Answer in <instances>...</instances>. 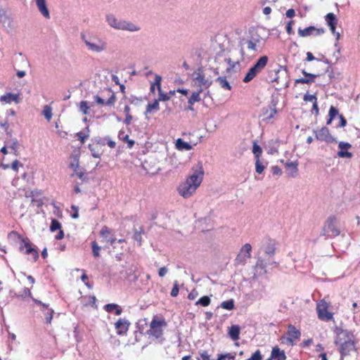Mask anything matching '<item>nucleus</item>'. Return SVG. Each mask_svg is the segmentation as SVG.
I'll return each mask as SVG.
<instances>
[{
	"label": "nucleus",
	"mask_w": 360,
	"mask_h": 360,
	"mask_svg": "<svg viewBox=\"0 0 360 360\" xmlns=\"http://www.w3.org/2000/svg\"><path fill=\"white\" fill-rule=\"evenodd\" d=\"M192 174L184 181H182L177 188L178 193L184 198H189L200 186L204 176L202 164L198 162L191 168Z\"/></svg>",
	"instance_id": "f257e3e1"
},
{
	"label": "nucleus",
	"mask_w": 360,
	"mask_h": 360,
	"mask_svg": "<svg viewBox=\"0 0 360 360\" xmlns=\"http://www.w3.org/2000/svg\"><path fill=\"white\" fill-rule=\"evenodd\" d=\"M259 42V39L257 38H251L250 39H241L239 41L238 46L239 49H234L230 51V56L225 59V61L229 64V67L227 68V72H230L233 70L234 68L239 65L240 62H243L245 60L246 55L244 51L245 46H247V49L250 51H257V44Z\"/></svg>",
	"instance_id": "f03ea898"
},
{
	"label": "nucleus",
	"mask_w": 360,
	"mask_h": 360,
	"mask_svg": "<svg viewBox=\"0 0 360 360\" xmlns=\"http://www.w3.org/2000/svg\"><path fill=\"white\" fill-rule=\"evenodd\" d=\"M335 332L337 335L335 343L339 346L342 358L356 350V337L352 331L337 328Z\"/></svg>",
	"instance_id": "7ed1b4c3"
},
{
	"label": "nucleus",
	"mask_w": 360,
	"mask_h": 360,
	"mask_svg": "<svg viewBox=\"0 0 360 360\" xmlns=\"http://www.w3.org/2000/svg\"><path fill=\"white\" fill-rule=\"evenodd\" d=\"M105 21L110 27L117 30L129 31L131 32H139L141 30V27L138 24L129 20L117 18L112 13H108L105 15Z\"/></svg>",
	"instance_id": "20e7f679"
},
{
	"label": "nucleus",
	"mask_w": 360,
	"mask_h": 360,
	"mask_svg": "<svg viewBox=\"0 0 360 360\" xmlns=\"http://www.w3.org/2000/svg\"><path fill=\"white\" fill-rule=\"evenodd\" d=\"M81 39L87 49L92 53H102L108 49V42L98 35L81 34Z\"/></svg>",
	"instance_id": "39448f33"
},
{
	"label": "nucleus",
	"mask_w": 360,
	"mask_h": 360,
	"mask_svg": "<svg viewBox=\"0 0 360 360\" xmlns=\"http://www.w3.org/2000/svg\"><path fill=\"white\" fill-rule=\"evenodd\" d=\"M167 326V322L164 319L153 318L150 323V329L147 333L158 339L162 336L163 328Z\"/></svg>",
	"instance_id": "423d86ee"
},
{
	"label": "nucleus",
	"mask_w": 360,
	"mask_h": 360,
	"mask_svg": "<svg viewBox=\"0 0 360 360\" xmlns=\"http://www.w3.org/2000/svg\"><path fill=\"white\" fill-rule=\"evenodd\" d=\"M336 218L333 216L329 217L323 226L321 235L328 237H335L340 234V231L335 225Z\"/></svg>",
	"instance_id": "0eeeda50"
},
{
	"label": "nucleus",
	"mask_w": 360,
	"mask_h": 360,
	"mask_svg": "<svg viewBox=\"0 0 360 360\" xmlns=\"http://www.w3.org/2000/svg\"><path fill=\"white\" fill-rule=\"evenodd\" d=\"M329 304L324 300H321L316 304L318 318L323 321H329L333 319V314L328 311Z\"/></svg>",
	"instance_id": "6e6552de"
},
{
	"label": "nucleus",
	"mask_w": 360,
	"mask_h": 360,
	"mask_svg": "<svg viewBox=\"0 0 360 360\" xmlns=\"http://www.w3.org/2000/svg\"><path fill=\"white\" fill-rule=\"evenodd\" d=\"M94 98L95 102L101 105H113L116 101L115 94L110 89L103 91L101 96L95 95Z\"/></svg>",
	"instance_id": "1a4fd4ad"
},
{
	"label": "nucleus",
	"mask_w": 360,
	"mask_h": 360,
	"mask_svg": "<svg viewBox=\"0 0 360 360\" xmlns=\"http://www.w3.org/2000/svg\"><path fill=\"white\" fill-rule=\"evenodd\" d=\"M193 80L195 81V84L202 89H207L212 84V80L205 78L201 68H199L197 72L193 73Z\"/></svg>",
	"instance_id": "9d476101"
},
{
	"label": "nucleus",
	"mask_w": 360,
	"mask_h": 360,
	"mask_svg": "<svg viewBox=\"0 0 360 360\" xmlns=\"http://www.w3.org/2000/svg\"><path fill=\"white\" fill-rule=\"evenodd\" d=\"M288 337L286 338V342L288 345H294L296 340H300L301 333L299 330L292 325H289L288 327L287 332Z\"/></svg>",
	"instance_id": "9b49d317"
},
{
	"label": "nucleus",
	"mask_w": 360,
	"mask_h": 360,
	"mask_svg": "<svg viewBox=\"0 0 360 360\" xmlns=\"http://www.w3.org/2000/svg\"><path fill=\"white\" fill-rule=\"evenodd\" d=\"M20 250L26 255H32L34 261H37L39 258V253L37 250L33 248L28 239H23L20 246Z\"/></svg>",
	"instance_id": "f8f14e48"
},
{
	"label": "nucleus",
	"mask_w": 360,
	"mask_h": 360,
	"mask_svg": "<svg viewBox=\"0 0 360 360\" xmlns=\"http://www.w3.org/2000/svg\"><path fill=\"white\" fill-rule=\"evenodd\" d=\"M316 138L317 140L321 141H326L327 143H333L335 142V139L330 134L329 129L324 127H322L320 130L315 131Z\"/></svg>",
	"instance_id": "ddd939ff"
},
{
	"label": "nucleus",
	"mask_w": 360,
	"mask_h": 360,
	"mask_svg": "<svg viewBox=\"0 0 360 360\" xmlns=\"http://www.w3.org/2000/svg\"><path fill=\"white\" fill-rule=\"evenodd\" d=\"M324 33L323 28H316L314 26H309L304 29H298V34L302 37H306L311 35H321Z\"/></svg>",
	"instance_id": "4468645a"
},
{
	"label": "nucleus",
	"mask_w": 360,
	"mask_h": 360,
	"mask_svg": "<svg viewBox=\"0 0 360 360\" xmlns=\"http://www.w3.org/2000/svg\"><path fill=\"white\" fill-rule=\"evenodd\" d=\"M327 25L330 27L331 32L336 36L337 39L340 38V33L335 32L338 24V18L333 13H329L325 16Z\"/></svg>",
	"instance_id": "2eb2a0df"
},
{
	"label": "nucleus",
	"mask_w": 360,
	"mask_h": 360,
	"mask_svg": "<svg viewBox=\"0 0 360 360\" xmlns=\"http://www.w3.org/2000/svg\"><path fill=\"white\" fill-rule=\"evenodd\" d=\"M340 150L338 152V156L342 158H352L353 155L347 150L352 148V145L347 142L340 141L338 144Z\"/></svg>",
	"instance_id": "dca6fc26"
},
{
	"label": "nucleus",
	"mask_w": 360,
	"mask_h": 360,
	"mask_svg": "<svg viewBox=\"0 0 360 360\" xmlns=\"http://www.w3.org/2000/svg\"><path fill=\"white\" fill-rule=\"evenodd\" d=\"M282 163H284L285 167L286 174L290 177H295L298 173V162L297 161H288L284 162L281 160Z\"/></svg>",
	"instance_id": "f3484780"
},
{
	"label": "nucleus",
	"mask_w": 360,
	"mask_h": 360,
	"mask_svg": "<svg viewBox=\"0 0 360 360\" xmlns=\"http://www.w3.org/2000/svg\"><path fill=\"white\" fill-rule=\"evenodd\" d=\"M130 322L124 319H120L115 323V327L119 335H126L129 330Z\"/></svg>",
	"instance_id": "a211bd4d"
},
{
	"label": "nucleus",
	"mask_w": 360,
	"mask_h": 360,
	"mask_svg": "<svg viewBox=\"0 0 360 360\" xmlns=\"http://www.w3.org/2000/svg\"><path fill=\"white\" fill-rule=\"evenodd\" d=\"M20 101V95L18 94L6 93L0 96V102L2 103H11L14 102L18 104Z\"/></svg>",
	"instance_id": "6ab92c4d"
},
{
	"label": "nucleus",
	"mask_w": 360,
	"mask_h": 360,
	"mask_svg": "<svg viewBox=\"0 0 360 360\" xmlns=\"http://www.w3.org/2000/svg\"><path fill=\"white\" fill-rule=\"evenodd\" d=\"M302 73L304 75V78H299L295 79V84H311L314 82V79L319 76V75L311 74L307 72L306 70H302Z\"/></svg>",
	"instance_id": "aec40b11"
},
{
	"label": "nucleus",
	"mask_w": 360,
	"mask_h": 360,
	"mask_svg": "<svg viewBox=\"0 0 360 360\" xmlns=\"http://www.w3.org/2000/svg\"><path fill=\"white\" fill-rule=\"evenodd\" d=\"M40 13L46 19L50 18V13L48 9L46 0H34Z\"/></svg>",
	"instance_id": "412c9836"
},
{
	"label": "nucleus",
	"mask_w": 360,
	"mask_h": 360,
	"mask_svg": "<svg viewBox=\"0 0 360 360\" xmlns=\"http://www.w3.org/2000/svg\"><path fill=\"white\" fill-rule=\"evenodd\" d=\"M269 58L266 56L260 57L256 63L252 67L258 75L262 70L266 67L268 63Z\"/></svg>",
	"instance_id": "4be33fe9"
},
{
	"label": "nucleus",
	"mask_w": 360,
	"mask_h": 360,
	"mask_svg": "<svg viewBox=\"0 0 360 360\" xmlns=\"http://www.w3.org/2000/svg\"><path fill=\"white\" fill-rule=\"evenodd\" d=\"M271 359L275 360H285L286 355L283 350H281L278 347H273L271 353Z\"/></svg>",
	"instance_id": "5701e85b"
},
{
	"label": "nucleus",
	"mask_w": 360,
	"mask_h": 360,
	"mask_svg": "<svg viewBox=\"0 0 360 360\" xmlns=\"http://www.w3.org/2000/svg\"><path fill=\"white\" fill-rule=\"evenodd\" d=\"M6 144L11 152H13L15 155H18L20 144L16 139H9L6 140Z\"/></svg>",
	"instance_id": "b1692460"
},
{
	"label": "nucleus",
	"mask_w": 360,
	"mask_h": 360,
	"mask_svg": "<svg viewBox=\"0 0 360 360\" xmlns=\"http://www.w3.org/2000/svg\"><path fill=\"white\" fill-rule=\"evenodd\" d=\"M32 300L34 302V303L41 305L42 307V309H47V313L46 314L45 319H46V323H50L52 320V318H53V311L51 309H48V305L41 302L40 300H38L34 298H32Z\"/></svg>",
	"instance_id": "393cba45"
},
{
	"label": "nucleus",
	"mask_w": 360,
	"mask_h": 360,
	"mask_svg": "<svg viewBox=\"0 0 360 360\" xmlns=\"http://www.w3.org/2000/svg\"><path fill=\"white\" fill-rule=\"evenodd\" d=\"M240 335V327L238 325H233L229 330V335L232 340H238Z\"/></svg>",
	"instance_id": "a878e982"
},
{
	"label": "nucleus",
	"mask_w": 360,
	"mask_h": 360,
	"mask_svg": "<svg viewBox=\"0 0 360 360\" xmlns=\"http://www.w3.org/2000/svg\"><path fill=\"white\" fill-rule=\"evenodd\" d=\"M176 147L179 150H190L193 148L191 144L184 141L181 139H177L176 142Z\"/></svg>",
	"instance_id": "bb28decb"
},
{
	"label": "nucleus",
	"mask_w": 360,
	"mask_h": 360,
	"mask_svg": "<svg viewBox=\"0 0 360 360\" xmlns=\"http://www.w3.org/2000/svg\"><path fill=\"white\" fill-rule=\"evenodd\" d=\"M216 82L219 83V86L226 90H231V86L229 83V82L226 80L225 77H219Z\"/></svg>",
	"instance_id": "cd10ccee"
},
{
	"label": "nucleus",
	"mask_w": 360,
	"mask_h": 360,
	"mask_svg": "<svg viewBox=\"0 0 360 360\" xmlns=\"http://www.w3.org/2000/svg\"><path fill=\"white\" fill-rule=\"evenodd\" d=\"M337 115H339V112H338V110L337 108H335L334 106H330V109H329V112H328V116H329V119L327 120V122L326 124H330L333 120L337 116Z\"/></svg>",
	"instance_id": "c85d7f7f"
},
{
	"label": "nucleus",
	"mask_w": 360,
	"mask_h": 360,
	"mask_svg": "<svg viewBox=\"0 0 360 360\" xmlns=\"http://www.w3.org/2000/svg\"><path fill=\"white\" fill-rule=\"evenodd\" d=\"M271 264H276V262L274 261H272V262H269L267 263V262H265L263 259L259 258L257 261L256 267L259 268L262 270H264V273H266V271L265 269L266 268V266L268 265H271Z\"/></svg>",
	"instance_id": "c756f323"
},
{
	"label": "nucleus",
	"mask_w": 360,
	"mask_h": 360,
	"mask_svg": "<svg viewBox=\"0 0 360 360\" xmlns=\"http://www.w3.org/2000/svg\"><path fill=\"white\" fill-rule=\"evenodd\" d=\"M257 75V74L256 73L255 70H253L252 68H250L243 78V81L245 83H248L252 80Z\"/></svg>",
	"instance_id": "7c9ffc66"
},
{
	"label": "nucleus",
	"mask_w": 360,
	"mask_h": 360,
	"mask_svg": "<svg viewBox=\"0 0 360 360\" xmlns=\"http://www.w3.org/2000/svg\"><path fill=\"white\" fill-rule=\"evenodd\" d=\"M42 115L48 121H50L53 115L51 107L46 105L42 110Z\"/></svg>",
	"instance_id": "2f4dec72"
},
{
	"label": "nucleus",
	"mask_w": 360,
	"mask_h": 360,
	"mask_svg": "<svg viewBox=\"0 0 360 360\" xmlns=\"http://www.w3.org/2000/svg\"><path fill=\"white\" fill-rule=\"evenodd\" d=\"M90 109V106L88 105V103L85 101H82L79 104V110L83 115H87L89 113V110Z\"/></svg>",
	"instance_id": "473e14b6"
},
{
	"label": "nucleus",
	"mask_w": 360,
	"mask_h": 360,
	"mask_svg": "<svg viewBox=\"0 0 360 360\" xmlns=\"http://www.w3.org/2000/svg\"><path fill=\"white\" fill-rule=\"evenodd\" d=\"M211 300L208 296H203L200 297L196 302V305H201L202 307H207L210 304Z\"/></svg>",
	"instance_id": "72a5a7b5"
},
{
	"label": "nucleus",
	"mask_w": 360,
	"mask_h": 360,
	"mask_svg": "<svg viewBox=\"0 0 360 360\" xmlns=\"http://www.w3.org/2000/svg\"><path fill=\"white\" fill-rule=\"evenodd\" d=\"M202 89L199 92H193L191 97L188 99V104L193 105L195 102H198L200 101V93Z\"/></svg>",
	"instance_id": "f704fd0d"
},
{
	"label": "nucleus",
	"mask_w": 360,
	"mask_h": 360,
	"mask_svg": "<svg viewBox=\"0 0 360 360\" xmlns=\"http://www.w3.org/2000/svg\"><path fill=\"white\" fill-rule=\"evenodd\" d=\"M159 110L158 100H155L153 103H148L147 105L146 114L151 112L152 110Z\"/></svg>",
	"instance_id": "c9c22d12"
},
{
	"label": "nucleus",
	"mask_w": 360,
	"mask_h": 360,
	"mask_svg": "<svg viewBox=\"0 0 360 360\" xmlns=\"http://www.w3.org/2000/svg\"><path fill=\"white\" fill-rule=\"evenodd\" d=\"M252 153L255 155L256 160L259 159V157L262 153V149L259 145L257 144L256 142L253 143Z\"/></svg>",
	"instance_id": "e433bc0d"
},
{
	"label": "nucleus",
	"mask_w": 360,
	"mask_h": 360,
	"mask_svg": "<svg viewBox=\"0 0 360 360\" xmlns=\"http://www.w3.org/2000/svg\"><path fill=\"white\" fill-rule=\"evenodd\" d=\"M139 231L135 229L133 238L134 240L137 241L139 243V245H141L142 242V237L141 234L143 232V229L141 227L139 228Z\"/></svg>",
	"instance_id": "4c0bfd02"
},
{
	"label": "nucleus",
	"mask_w": 360,
	"mask_h": 360,
	"mask_svg": "<svg viewBox=\"0 0 360 360\" xmlns=\"http://www.w3.org/2000/svg\"><path fill=\"white\" fill-rule=\"evenodd\" d=\"M221 307L227 310H231L234 308V301L233 300H229L221 302Z\"/></svg>",
	"instance_id": "58836bf2"
},
{
	"label": "nucleus",
	"mask_w": 360,
	"mask_h": 360,
	"mask_svg": "<svg viewBox=\"0 0 360 360\" xmlns=\"http://www.w3.org/2000/svg\"><path fill=\"white\" fill-rule=\"evenodd\" d=\"M264 252L266 255L271 257L275 253V246L274 243L270 242L268 246L265 248Z\"/></svg>",
	"instance_id": "ea45409f"
},
{
	"label": "nucleus",
	"mask_w": 360,
	"mask_h": 360,
	"mask_svg": "<svg viewBox=\"0 0 360 360\" xmlns=\"http://www.w3.org/2000/svg\"><path fill=\"white\" fill-rule=\"evenodd\" d=\"M60 229H61L60 223L58 220L53 219L51 220V224L50 226L51 231L54 232V231H56L57 230H60Z\"/></svg>",
	"instance_id": "a19ab883"
},
{
	"label": "nucleus",
	"mask_w": 360,
	"mask_h": 360,
	"mask_svg": "<svg viewBox=\"0 0 360 360\" xmlns=\"http://www.w3.org/2000/svg\"><path fill=\"white\" fill-rule=\"evenodd\" d=\"M110 235H111V230L108 227L103 226L101 229V236L105 239V241L110 236Z\"/></svg>",
	"instance_id": "79ce46f5"
},
{
	"label": "nucleus",
	"mask_w": 360,
	"mask_h": 360,
	"mask_svg": "<svg viewBox=\"0 0 360 360\" xmlns=\"http://www.w3.org/2000/svg\"><path fill=\"white\" fill-rule=\"evenodd\" d=\"M265 169V166L260 161L259 159H257L255 161V170L258 174H262Z\"/></svg>",
	"instance_id": "37998d69"
},
{
	"label": "nucleus",
	"mask_w": 360,
	"mask_h": 360,
	"mask_svg": "<svg viewBox=\"0 0 360 360\" xmlns=\"http://www.w3.org/2000/svg\"><path fill=\"white\" fill-rule=\"evenodd\" d=\"M91 248L94 256L95 257H98L100 256L99 252L101 250V247L98 245L96 241H93L91 243Z\"/></svg>",
	"instance_id": "c03bdc74"
},
{
	"label": "nucleus",
	"mask_w": 360,
	"mask_h": 360,
	"mask_svg": "<svg viewBox=\"0 0 360 360\" xmlns=\"http://www.w3.org/2000/svg\"><path fill=\"white\" fill-rule=\"evenodd\" d=\"M159 97H158V101H167L170 99V96L167 94V93H164L161 88L159 87Z\"/></svg>",
	"instance_id": "a18cd8bd"
},
{
	"label": "nucleus",
	"mask_w": 360,
	"mask_h": 360,
	"mask_svg": "<svg viewBox=\"0 0 360 360\" xmlns=\"http://www.w3.org/2000/svg\"><path fill=\"white\" fill-rule=\"evenodd\" d=\"M235 355L231 353L221 354L218 355L217 360H233Z\"/></svg>",
	"instance_id": "49530a36"
},
{
	"label": "nucleus",
	"mask_w": 360,
	"mask_h": 360,
	"mask_svg": "<svg viewBox=\"0 0 360 360\" xmlns=\"http://www.w3.org/2000/svg\"><path fill=\"white\" fill-rule=\"evenodd\" d=\"M251 250H252V247H251L250 244L246 243L243 246L241 251L244 252L246 254L245 255L246 257L250 258L251 257V254H250Z\"/></svg>",
	"instance_id": "de8ad7c7"
},
{
	"label": "nucleus",
	"mask_w": 360,
	"mask_h": 360,
	"mask_svg": "<svg viewBox=\"0 0 360 360\" xmlns=\"http://www.w3.org/2000/svg\"><path fill=\"white\" fill-rule=\"evenodd\" d=\"M303 100L306 102H312L313 103H314L315 102L317 101V98L316 95H311L307 93L306 94L304 95Z\"/></svg>",
	"instance_id": "09e8293b"
},
{
	"label": "nucleus",
	"mask_w": 360,
	"mask_h": 360,
	"mask_svg": "<svg viewBox=\"0 0 360 360\" xmlns=\"http://www.w3.org/2000/svg\"><path fill=\"white\" fill-rule=\"evenodd\" d=\"M179 283H178L177 281H175L174 282V286H173L171 293H170L171 296L173 297H176L179 294Z\"/></svg>",
	"instance_id": "8fccbe9b"
},
{
	"label": "nucleus",
	"mask_w": 360,
	"mask_h": 360,
	"mask_svg": "<svg viewBox=\"0 0 360 360\" xmlns=\"http://www.w3.org/2000/svg\"><path fill=\"white\" fill-rule=\"evenodd\" d=\"M161 81H162V77L159 75H155V80L153 82L151 83V84H154V86H156L158 91H159V87L161 88Z\"/></svg>",
	"instance_id": "3c124183"
},
{
	"label": "nucleus",
	"mask_w": 360,
	"mask_h": 360,
	"mask_svg": "<svg viewBox=\"0 0 360 360\" xmlns=\"http://www.w3.org/2000/svg\"><path fill=\"white\" fill-rule=\"evenodd\" d=\"M70 167L73 169L74 172H77L79 169V160L75 158L73 162L70 163Z\"/></svg>",
	"instance_id": "603ef678"
},
{
	"label": "nucleus",
	"mask_w": 360,
	"mask_h": 360,
	"mask_svg": "<svg viewBox=\"0 0 360 360\" xmlns=\"http://www.w3.org/2000/svg\"><path fill=\"white\" fill-rule=\"evenodd\" d=\"M117 307V304H108L105 305L104 309L108 312H112Z\"/></svg>",
	"instance_id": "864d4df0"
},
{
	"label": "nucleus",
	"mask_w": 360,
	"mask_h": 360,
	"mask_svg": "<svg viewBox=\"0 0 360 360\" xmlns=\"http://www.w3.org/2000/svg\"><path fill=\"white\" fill-rule=\"evenodd\" d=\"M200 359H198V360H211L210 355L208 354L207 352H206V351L200 352Z\"/></svg>",
	"instance_id": "5fc2aeb1"
},
{
	"label": "nucleus",
	"mask_w": 360,
	"mask_h": 360,
	"mask_svg": "<svg viewBox=\"0 0 360 360\" xmlns=\"http://www.w3.org/2000/svg\"><path fill=\"white\" fill-rule=\"evenodd\" d=\"M271 172L274 175H281L282 171L281 169L278 166H274L271 167Z\"/></svg>",
	"instance_id": "6e6d98bb"
},
{
	"label": "nucleus",
	"mask_w": 360,
	"mask_h": 360,
	"mask_svg": "<svg viewBox=\"0 0 360 360\" xmlns=\"http://www.w3.org/2000/svg\"><path fill=\"white\" fill-rule=\"evenodd\" d=\"M77 136L80 140V141L84 143L85 140L89 137V134H84L82 132L77 133Z\"/></svg>",
	"instance_id": "4d7b16f0"
},
{
	"label": "nucleus",
	"mask_w": 360,
	"mask_h": 360,
	"mask_svg": "<svg viewBox=\"0 0 360 360\" xmlns=\"http://www.w3.org/2000/svg\"><path fill=\"white\" fill-rule=\"evenodd\" d=\"M118 138L120 140H123L124 141H126L129 139V136L127 134H125L124 131L120 130L118 133Z\"/></svg>",
	"instance_id": "13d9d810"
},
{
	"label": "nucleus",
	"mask_w": 360,
	"mask_h": 360,
	"mask_svg": "<svg viewBox=\"0 0 360 360\" xmlns=\"http://www.w3.org/2000/svg\"><path fill=\"white\" fill-rule=\"evenodd\" d=\"M105 141H107V144L110 148H114L116 146V143L114 141L111 140L109 136H106L104 138Z\"/></svg>",
	"instance_id": "bf43d9fd"
},
{
	"label": "nucleus",
	"mask_w": 360,
	"mask_h": 360,
	"mask_svg": "<svg viewBox=\"0 0 360 360\" xmlns=\"http://www.w3.org/2000/svg\"><path fill=\"white\" fill-rule=\"evenodd\" d=\"M168 271V269L167 267L165 266H163V267H161L160 269H159V271H158V274L160 277H163L166 275V274L167 273Z\"/></svg>",
	"instance_id": "052dcab7"
},
{
	"label": "nucleus",
	"mask_w": 360,
	"mask_h": 360,
	"mask_svg": "<svg viewBox=\"0 0 360 360\" xmlns=\"http://www.w3.org/2000/svg\"><path fill=\"white\" fill-rule=\"evenodd\" d=\"M285 15H286V17H287V18H291L294 17V16H295V10H294V9H292V8H290V9H288V10L286 11Z\"/></svg>",
	"instance_id": "680f3d73"
},
{
	"label": "nucleus",
	"mask_w": 360,
	"mask_h": 360,
	"mask_svg": "<svg viewBox=\"0 0 360 360\" xmlns=\"http://www.w3.org/2000/svg\"><path fill=\"white\" fill-rule=\"evenodd\" d=\"M339 118H340V120L339 127H344L346 125V124H347V121H346L345 118L343 117L342 115H339Z\"/></svg>",
	"instance_id": "e2e57ef3"
},
{
	"label": "nucleus",
	"mask_w": 360,
	"mask_h": 360,
	"mask_svg": "<svg viewBox=\"0 0 360 360\" xmlns=\"http://www.w3.org/2000/svg\"><path fill=\"white\" fill-rule=\"evenodd\" d=\"M115 240L116 238H115L114 235L111 234L110 236L106 240V242L110 243V244L115 248V247L114 246V243Z\"/></svg>",
	"instance_id": "0e129e2a"
},
{
	"label": "nucleus",
	"mask_w": 360,
	"mask_h": 360,
	"mask_svg": "<svg viewBox=\"0 0 360 360\" xmlns=\"http://www.w3.org/2000/svg\"><path fill=\"white\" fill-rule=\"evenodd\" d=\"M198 295V292L195 290H193L188 296L189 300H194Z\"/></svg>",
	"instance_id": "69168bd1"
},
{
	"label": "nucleus",
	"mask_w": 360,
	"mask_h": 360,
	"mask_svg": "<svg viewBox=\"0 0 360 360\" xmlns=\"http://www.w3.org/2000/svg\"><path fill=\"white\" fill-rule=\"evenodd\" d=\"M292 23V21H290L286 26V31L288 34H293Z\"/></svg>",
	"instance_id": "338daca9"
},
{
	"label": "nucleus",
	"mask_w": 360,
	"mask_h": 360,
	"mask_svg": "<svg viewBox=\"0 0 360 360\" xmlns=\"http://www.w3.org/2000/svg\"><path fill=\"white\" fill-rule=\"evenodd\" d=\"M126 115V117H125V120H124V122L127 125H129V124H131L133 117H132V116L130 114H127V115Z\"/></svg>",
	"instance_id": "774afa93"
}]
</instances>
